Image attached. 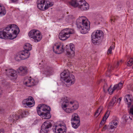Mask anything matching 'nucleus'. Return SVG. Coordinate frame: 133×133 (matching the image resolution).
<instances>
[{"instance_id": "1", "label": "nucleus", "mask_w": 133, "mask_h": 133, "mask_svg": "<svg viewBox=\"0 0 133 133\" xmlns=\"http://www.w3.org/2000/svg\"><path fill=\"white\" fill-rule=\"evenodd\" d=\"M17 30L19 32V28L16 25L14 24L9 25L4 29H0V38L4 39H14L16 36L14 37L12 35H16Z\"/></svg>"}, {"instance_id": "2", "label": "nucleus", "mask_w": 133, "mask_h": 133, "mask_svg": "<svg viewBox=\"0 0 133 133\" xmlns=\"http://www.w3.org/2000/svg\"><path fill=\"white\" fill-rule=\"evenodd\" d=\"M60 102L62 104V107L66 113H72L78 107V103L74 101H70L69 98L64 97L61 98Z\"/></svg>"}, {"instance_id": "3", "label": "nucleus", "mask_w": 133, "mask_h": 133, "mask_svg": "<svg viewBox=\"0 0 133 133\" xmlns=\"http://www.w3.org/2000/svg\"><path fill=\"white\" fill-rule=\"evenodd\" d=\"M90 24L89 22L84 16H82L77 20V27L80 30L82 34H85L88 33L90 29Z\"/></svg>"}, {"instance_id": "4", "label": "nucleus", "mask_w": 133, "mask_h": 133, "mask_svg": "<svg viewBox=\"0 0 133 133\" xmlns=\"http://www.w3.org/2000/svg\"><path fill=\"white\" fill-rule=\"evenodd\" d=\"M51 109L50 107L45 104L40 105L37 108V110L38 115L44 119H50L51 117L50 114Z\"/></svg>"}, {"instance_id": "5", "label": "nucleus", "mask_w": 133, "mask_h": 133, "mask_svg": "<svg viewBox=\"0 0 133 133\" xmlns=\"http://www.w3.org/2000/svg\"><path fill=\"white\" fill-rule=\"evenodd\" d=\"M61 78L65 81L66 85H71L73 84L75 80L74 76L70 74L68 70L64 71L60 75Z\"/></svg>"}, {"instance_id": "6", "label": "nucleus", "mask_w": 133, "mask_h": 133, "mask_svg": "<svg viewBox=\"0 0 133 133\" xmlns=\"http://www.w3.org/2000/svg\"><path fill=\"white\" fill-rule=\"evenodd\" d=\"M70 4L74 7H78L82 10H88L89 8V5L85 0H71Z\"/></svg>"}, {"instance_id": "7", "label": "nucleus", "mask_w": 133, "mask_h": 133, "mask_svg": "<svg viewBox=\"0 0 133 133\" xmlns=\"http://www.w3.org/2000/svg\"><path fill=\"white\" fill-rule=\"evenodd\" d=\"M74 33V31L72 29H66L62 30L59 34V38L61 40L64 41L70 37V35Z\"/></svg>"}, {"instance_id": "8", "label": "nucleus", "mask_w": 133, "mask_h": 133, "mask_svg": "<svg viewBox=\"0 0 133 133\" xmlns=\"http://www.w3.org/2000/svg\"><path fill=\"white\" fill-rule=\"evenodd\" d=\"M29 36L34 39L36 42L39 41L42 39V36L40 32L36 30H33L30 31L29 33Z\"/></svg>"}, {"instance_id": "9", "label": "nucleus", "mask_w": 133, "mask_h": 133, "mask_svg": "<svg viewBox=\"0 0 133 133\" xmlns=\"http://www.w3.org/2000/svg\"><path fill=\"white\" fill-rule=\"evenodd\" d=\"M103 32L100 30H97L96 32L92 33L91 35V40L92 42L94 44H96L100 42L101 37L102 36Z\"/></svg>"}, {"instance_id": "10", "label": "nucleus", "mask_w": 133, "mask_h": 133, "mask_svg": "<svg viewBox=\"0 0 133 133\" xmlns=\"http://www.w3.org/2000/svg\"><path fill=\"white\" fill-rule=\"evenodd\" d=\"M123 83V81H121L119 82L118 84L115 85L112 89L111 88V85L108 89V88H107L106 87L107 86V84H105L103 87L104 90L105 91L106 90H107L109 91V94L111 95L113 93L114 91L115 90L120 89L122 87Z\"/></svg>"}, {"instance_id": "11", "label": "nucleus", "mask_w": 133, "mask_h": 133, "mask_svg": "<svg viewBox=\"0 0 133 133\" xmlns=\"http://www.w3.org/2000/svg\"><path fill=\"white\" fill-rule=\"evenodd\" d=\"M72 127L75 129L77 128L80 125V121L78 115L76 113L73 114L71 119Z\"/></svg>"}, {"instance_id": "12", "label": "nucleus", "mask_w": 133, "mask_h": 133, "mask_svg": "<svg viewBox=\"0 0 133 133\" xmlns=\"http://www.w3.org/2000/svg\"><path fill=\"white\" fill-rule=\"evenodd\" d=\"M30 55L29 52L24 50L20 52L15 57V59L17 61H19L21 59H25L29 58Z\"/></svg>"}, {"instance_id": "13", "label": "nucleus", "mask_w": 133, "mask_h": 133, "mask_svg": "<svg viewBox=\"0 0 133 133\" xmlns=\"http://www.w3.org/2000/svg\"><path fill=\"white\" fill-rule=\"evenodd\" d=\"M52 127L51 121L48 120L44 122L42 125L40 133H47L48 132L49 129Z\"/></svg>"}, {"instance_id": "14", "label": "nucleus", "mask_w": 133, "mask_h": 133, "mask_svg": "<svg viewBox=\"0 0 133 133\" xmlns=\"http://www.w3.org/2000/svg\"><path fill=\"white\" fill-rule=\"evenodd\" d=\"M7 75L11 79L15 80L17 77V72L16 70L13 69H9L5 70Z\"/></svg>"}, {"instance_id": "15", "label": "nucleus", "mask_w": 133, "mask_h": 133, "mask_svg": "<svg viewBox=\"0 0 133 133\" xmlns=\"http://www.w3.org/2000/svg\"><path fill=\"white\" fill-rule=\"evenodd\" d=\"M63 45L60 44H55L53 47V50L56 54H60L62 53L64 51Z\"/></svg>"}, {"instance_id": "16", "label": "nucleus", "mask_w": 133, "mask_h": 133, "mask_svg": "<svg viewBox=\"0 0 133 133\" xmlns=\"http://www.w3.org/2000/svg\"><path fill=\"white\" fill-rule=\"evenodd\" d=\"M24 82L25 84L29 87L33 86L37 83L34 79H31V78H26Z\"/></svg>"}, {"instance_id": "17", "label": "nucleus", "mask_w": 133, "mask_h": 133, "mask_svg": "<svg viewBox=\"0 0 133 133\" xmlns=\"http://www.w3.org/2000/svg\"><path fill=\"white\" fill-rule=\"evenodd\" d=\"M37 3V7L40 10H44L48 9L46 6H44L45 4V0H38Z\"/></svg>"}, {"instance_id": "18", "label": "nucleus", "mask_w": 133, "mask_h": 133, "mask_svg": "<svg viewBox=\"0 0 133 133\" xmlns=\"http://www.w3.org/2000/svg\"><path fill=\"white\" fill-rule=\"evenodd\" d=\"M70 49L69 51H67L66 54L70 58H72L75 55V48L74 45L72 43L70 44Z\"/></svg>"}, {"instance_id": "19", "label": "nucleus", "mask_w": 133, "mask_h": 133, "mask_svg": "<svg viewBox=\"0 0 133 133\" xmlns=\"http://www.w3.org/2000/svg\"><path fill=\"white\" fill-rule=\"evenodd\" d=\"M18 71L20 75L23 76L27 74V69L26 68L21 66L19 68Z\"/></svg>"}, {"instance_id": "20", "label": "nucleus", "mask_w": 133, "mask_h": 133, "mask_svg": "<svg viewBox=\"0 0 133 133\" xmlns=\"http://www.w3.org/2000/svg\"><path fill=\"white\" fill-rule=\"evenodd\" d=\"M124 100L125 102L127 103L128 105H130L131 103V102L133 101L132 96L129 95H125L124 97Z\"/></svg>"}, {"instance_id": "21", "label": "nucleus", "mask_w": 133, "mask_h": 133, "mask_svg": "<svg viewBox=\"0 0 133 133\" xmlns=\"http://www.w3.org/2000/svg\"><path fill=\"white\" fill-rule=\"evenodd\" d=\"M110 114V111H107L106 112L99 125L100 127H101L104 124L106 120L109 116Z\"/></svg>"}, {"instance_id": "22", "label": "nucleus", "mask_w": 133, "mask_h": 133, "mask_svg": "<svg viewBox=\"0 0 133 133\" xmlns=\"http://www.w3.org/2000/svg\"><path fill=\"white\" fill-rule=\"evenodd\" d=\"M20 118V116H18L16 114H13L12 116H10L9 119L10 121H13V122H14L15 121L17 120Z\"/></svg>"}, {"instance_id": "23", "label": "nucleus", "mask_w": 133, "mask_h": 133, "mask_svg": "<svg viewBox=\"0 0 133 133\" xmlns=\"http://www.w3.org/2000/svg\"><path fill=\"white\" fill-rule=\"evenodd\" d=\"M6 13V10L4 6L0 5V16H2Z\"/></svg>"}, {"instance_id": "24", "label": "nucleus", "mask_w": 133, "mask_h": 133, "mask_svg": "<svg viewBox=\"0 0 133 133\" xmlns=\"http://www.w3.org/2000/svg\"><path fill=\"white\" fill-rule=\"evenodd\" d=\"M24 48L25 49V50L29 51L30 50L32 49V45L29 43H27L25 44L24 46Z\"/></svg>"}, {"instance_id": "25", "label": "nucleus", "mask_w": 133, "mask_h": 133, "mask_svg": "<svg viewBox=\"0 0 133 133\" xmlns=\"http://www.w3.org/2000/svg\"><path fill=\"white\" fill-rule=\"evenodd\" d=\"M55 132L57 133H66L65 129H63L62 128L57 129L56 128L55 129Z\"/></svg>"}, {"instance_id": "26", "label": "nucleus", "mask_w": 133, "mask_h": 133, "mask_svg": "<svg viewBox=\"0 0 133 133\" xmlns=\"http://www.w3.org/2000/svg\"><path fill=\"white\" fill-rule=\"evenodd\" d=\"M102 107H100L96 111L95 113V117H97L102 111Z\"/></svg>"}, {"instance_id": "27", "label": "nucleus", "mask_w": 133, "mask_h": 133, "mask_svg": "<svg viewBox=\"0 0 133 133\" xmlns=\"http://www.w3.org/2000/svg\"><path fill=\"white\" fill-rule=\"evenodd\" d=\"M29 99H30V101L33 100V98L32 97H30L28 98L24 99L22 102L23 104L24 105H26L28 103V102L29 101Z\"/></svg>"}, {"instance_id": "28", "label": "nucleus", "mask_w": 133, "mask_h": 133, "mask_svg": "<svg viewBox=\"0 0 133 133\" xmlns=\"http://www.w3.org/2000/svg\"><path fill=\"white\" fill-rule=\"evenodd\" d=\"M50 68L49 66L45 67L44 73L46 75H49L50 74Z\"/></svg>"}, {"instance_id": "29", "label": "nucleus", "mask_w": 133, "mask_h": 133, "mask_svg": "<svg viewBox=\"0 0 133 133\" xmlns=\"http://www.w3.org/2000/svg\"><path fill=\"white\" fill-rule=\"evenodd\" d=\"M116 97H113L110 102L109 104V107H112L116 103Z\"/></svg>"}, {"instance_id": "30", "label": "nucleus", "mask_w": 133, "mask_h": 133, "mask_svg": "<svg viewBox=\"0 0 133 133\" xmlns=\"http://www.w3.org/2000/svg\"><path fill=\"white\" fill-rule=\"evenodd\" d=\"M28 103L26 106H28L29 107H31L33 106L35 104V102L33 99L31 101H30V99H29V101L28 102Z\"/></svg>"}, {"instance_id": "31", "label": "nucleus", "mask_w": 133, "mask_h": 133, "mask_svg": "<svg viewBox=\"0 0 133 133\" xmlns=\"http://www.w3.org/2000/svg\"><path fill=\"white\" fill-rule=\"evenodd\" d=\"M112 124L114 125L115 127H117V125L118 123V120L117 119H115L113 120L111 122Z\"/></svg>"}, {"instance_id": "32", "label": "nucleus", "mask_w": 133, "mask_h": 133, "mask_svg": "<svg viewBox=\"0 0 133 133\" xmlns=\"http://www.w3.org/2000/svg\"><path fill=\"white\" fill-rule=\"evenodd\" d=\"M53 5V4L52 2H49V1L45 2V6H46L48 9L49 7L52 6Z\"/></svg>"}, {"instance_id": "33", "label": "nucleus", "mask_w": 133, "mask_h": 133, "mask_svg": "<svg viewBox=\"0 0 133 133\" xmlns=\"http://www.w3.org/2000/svg\"><path fill=\"white\" fill-rule=\"evenodd\" d=\"M116 128V127L115 126L111 123H110V124L109 125L108 127V128L109 129H114Z\"/></svg>"}, {"instance_id": "34", "label": "nucleus", "mask_w": 133, "mask_h": 133, "mask_svg": "<svg viewBox=\"0 0 133 133\" xmlns=\"http://www.w3.org/2000/svg\"><path fill=\"white\" fill-rule=\"evenodd\" d=\"M114 45H112L111 46L109 49L108 50L107 52V54H111L112 53V49H114Z\"/></svg>"}, {"instance_id": "35", "label": "nucleus", "mask_w": 133, "mask_h": 133, "mask_svg": "<svg viewBox=\"0 0 133 133\" xmlns=\"http://www.w3.org/2000/svg\"><path fill=\"white\" fill-rule=\"evenodd\" d=\"M25 115V113L24 112H22V113H21V115H20V116H20V117H21H21L22 118H23L24 117V115ZM20 118H21V117H20Z\"/></svg>"}, {"instance_id": "36", "label": "nucleus", "mask_w": 133, "mask_h": 133, "mask_svg": "<svg viewBox=\"0 0 133 133\" xmlns=\"http://www.w3.org/2000/svg\"><path fill=\"white\" fill-rule=\"evenodd\" d=\"M107 128V126L106 125H105L104 127H103L102 130V131H105V130Z\"/></svg>"}, {"instance_id": "37", "label": "nucleus", "mask_w": 133, "mask_h": 133, "mask_svg": "<svg viewBox=\"0 0 133 133\" xmlns=\"http://www.w3.org/2000/svg\"><path fill=\"white\" fill-rule=\"evenodd\" d=\"M117 99V102L119 104L120 103V102L121 101V98H119L118 99Z\"/></svg>"}, {"instance_id": "38", "label": "nucleus", "mask_w": 133, "mask_h": 133, "mask_svg": "<svg viewBox=\"0 0 133 133\" xmlns=\"http://www.w3.org/2000/svg\"><path fill=\"white\" fill-rule=\"evenodd\" d=\"M0 133H4V130L3 129H2L0 130Z\"/></svg>"}, {"instance_id": "39", "label": "nucleus", "mask_w": 133, "mask_h": 133, "mask_svg": "<svg viewBox=\"0 0 133 133\" xmlns=\"http://www.w3.org/2000/svg\"><path fill=\"white\" fill-rule=\"evenodd\" d=\"M69 18L71 19H73L74 17L72 15H71L69 16Z\"/></svg>"}, {"instance_id": "40", "label": "nucleus", "mask_w": 133, "mask_h": 133, "mask_svg": "<svg viewBox=\"0 0 133 133\" xmlns=\"http://www.w3.org/2000/svg\"><path fill=\"white\" fill-rule=\"evenodd\" d=\"M129 90H133V86L131 85V88L129 89Z\"/></svg>"}, {"instance_id": "41", "label": "nucleus", "mask_w": 133, "mask_h": 133, "mask_svg": "<svg viewBox=\"0 0 133 133\" xmlns=\"http://www.w3.org/2000/svg\"><path fill=\"white\" fill-rule=\"evenodd\" d=\"M12 2H15L18 0H11Z\"/></svg>"}, {"instance_id": "42", "label": "nucleus", "mask_w": 133, "mask_h": 133, "mask_svg": "<svg viewBox=\"0 0 133 133\" xmlns=\"http://www.w3.org/2000/svg\"><path fill=\"white\" fill-rule=\"evenodd\" d=\"M2 93V90L0 88V95H1Z\"/></svg>"}, {"instance_id": "43", "label": "nucleus", "mask_w": 133, "mask_h": 133, "mask_svg": "<svg viewBox=\"0 0 133 133\" xmlns=\"http://www.w3.org/2000/svg\"><path fill=\"white\" fill-rule=\"evenodd\" d=\"M119 65V62H118L117 63V66H118Z\"/></svg>"}, {"instance_id": "44", "label": "nucleus", "mask_w": 133, "mask_h": 133, "mask_svg": "<svg viewBox=\"0 0 133 133\" xmlns=\"http://www.w3.org/2000/svg\"><path fill=\"white\" fill-rule=\"evenodd\" d=\"M109 67H110V68H111V67H112V66H111V65H109Z\"/></svg>"}, {"instance_id": "45", "label": "nucleus", "mask_w": 133, "mask_h": 133, "mask_svg": "<svg viewBox=\"0 0 133 133\" xmlns=\"http://www.w3.org/2000/svg\"><path fill=\"white\" fill-rule=\"evenodd\" d=\"M102 80H101V81H100V82H98V84H99V83H100L101 82V81H102Z\"/></svg>"}, {"instance_id": "46", "label": "nucleus", "mask_w": 133, "mask_h": 133, "mask_svg": "<svg viewBox=\"0 0 133 133\" xmlns=\"http://www.w3.org/2000/svg\"><path fill=\"white\" fill-rule=\"evenodd\" d=\"M60 48H59L58 49V50H59V51H60Z\"/></svg>"}, {"instance_id": "47", "label": "nucleus", "mask_w": 133, "mask_h": 133, "mask_svg": "<svg viewBox=\"0 0 133 133\" xmlns=\"http://www.w3.org/2000/svg\"><path fill=\"white\" fill-rule=\"evenodd\" d=\"M108 71H109V72H110V69L109 70H108Z\"/></svg>"}, {"instance_id": "48", "label": "nucleus", "mask_w": 133, "mask_h": 133, "mask_svg": "<svg viewBox=\"0 0 133 133\" xmlns=\"http://www.w3.org/2000/svg\"><path fill=\"white\" fill-rule=\"evenodd\" d=\"M129 117L130 118L131 120H132V118H130V117Z\"/></svg>"}, {"instance_id": "49", "label": "nucleus", "mask_w": 133, "mask_h": 133, "mask_svg": "<svg viewBox=\"0 0 133 133\" xmlns=\"http://www.w3.org/2000/svg\"><path fill=\"white\" fill-rule=\"evenodd\" d=\"M130 86V85H129L128 86V88H129V86Z\"/></svg>"}, {"instance_id": "50", "label": "nucleus", "mask_w": 133, "mask_h": 133, "mask_svg": "<svg viewBox=\"0 0 133 133\" xmlns=\"http://www.w3.org/2000/svg\"><path fill=\"white\" fill-rule=\"evenodd\" d=\"M0 112L1 111V110H0Z\"/></svg>"}, {"instance_id": "51", "label": "nucleus", "mask_w": 133, "mask_h": 133, "mask_svg": "<svg viewBox=\"0 0 133 133\" xmlns=\"http://www.w3.org/2000/svg\"><path fill=\"white\" fill-rule=\"evenodd\" d=\"M121 61H122V60H121L120 62H121Z\"/></svg>"}, {"instance_id": "52", "label": "nucleus", "mask_w": 133, "mask_h": 133, "mask_svg": "<svg viewBox=\"0 0 133 133\" xmlns=\"http://www.w3.org/2000/svg\"><path fill=\"white\" fill-rule=\"evenodd\" d=\"M111 20V21H112V19Z\"/></svg>"}]
</instances>
